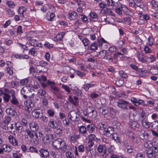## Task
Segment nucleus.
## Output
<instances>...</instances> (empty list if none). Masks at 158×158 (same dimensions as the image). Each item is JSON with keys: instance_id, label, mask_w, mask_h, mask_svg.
I'll return each mask as SVG.
<instances>
[{"instance_id": "obj_62", "label": "nucleus", "mask_w": 158, "mask_h": 158, "mask_svg": "<svg viewBox=\"0 0 158 158\" xmlns=\"http://www.w3.org/2000/svg\"><path fill=\"white\" fill-rule=\"evenodd\" d=\"M90 16L93 19H98L97 15V14L94 12H92L90 13Z\"/></svg>"}, {"instance_id": "obj_3", "label": "nucleus", "mask_w": 158, "mask_h": 158, "mask_svg": "<svg viewBox=\"0 0 158 158\" xmlns=\"http://www.w3.org/2000/svg\"><path fill=\"white\" fill-rule=\"evenodd\" d=\"M79 114L77 111L73 110L68 113V116L70 119L73 121H78L79 120Z\"/></svg>"}, {"instance_id": "obj_17", "label": "nucleus", "mask_w": 158, "mask_h": 158, "mask_svg": "<svg viewBox=\"0 0 158 158\" xmlns=\"http://www.w3.org/2000/svg\"><path fill=\"white\" fill-rule=\"evenodd\" d=\"M147 154L149 158H156V155L153 151L150 149L147 150Z\"/></svg>"}, {"instance_id": "obj_33", "label": "nucleus", "mask_w": 158, "mask_h": 158, "mask_svg": "<svg viewBox=\"0 0 158 158\" xmlns=\"http://www.w3.org/2000/svg\"><path fill=\"white\" fill-rule=\"evenodd\" d=\"M37 48H32L29 51V54L34 56H36L37 55V53L36 51Z\"/></svg>"}, {"instance_id": "obj_46", "label": "nucleus", "mask_w": 158, "mask_h": 158, "mask_svg": "<svg viewBox=\"0 0 158 158\" xmlns=\"http://www.w3.org/2000/svg\"><path fill=\"white\" fill-rule=\"evenodd\" d=\"M116 45L118 48H121L124 45V43L123 41L119 40L116 43Z\"/></svg>"}, {"instance_id": "obj_48", "label": "nucleus", "mask_w": 158, "mask_h": 158, "mask_svg": "<svg viewBox=\"0 0 158 158\" xmlns=\"http://www.w3.org/2000/svg\"><path fill=\"white\" fill-rule=\"evenodd\" d=\"M54 130L55 133L56 134L61 135L63 134V131L62 129L60 128H56Z\"/></svg>"}, {"instance_id": "obj_7", "label": "nucleus", "mask_w": 158, "mask_h": 158, "mask_svg": "<svg viewBox=\"0 0 158 158\" xmlns=\"http://www.w3.org/2000/svg\"><path fill=\"white\" fill-rule=\"evenodd\" d=\"M114 128L112 127H109L105 129L103 135L107 137H110L114 132Z\"/></svg>"}, {"instance_id": "obj_9", "label": "nucleus", "mask_w": 158, "mask_h": 158, "mask_svg": "<svg viewBox=\"0 0 158 158\" xmlns=\"http://www.w3.org/2000/svg\"><path fill=\"white\" fill-rule=\"evenodd\" d=\"M131 101L136 106L142 105L144 103L143 100L138 99L134 97L131 98Z\"/></svg>"}, {"instance_id": "obj_44", "label": "nucleus", "mask_w": 158, "mask_h": 158, "mask_svg": "<svg viewBox=\"0 0 158 158\" xmlns=\"http://www.w3.org/2000/svg\"><path fill=\"white\" fill-rule=\"evenodd\" d=\"M116 7H119L120 8H121L122 10H123L124 9L126 8V6L125 5L122 4L120 2L118 1L116 3Z\"/></svg>"}, {"instance_id": "obj_16", "label": "nucleus", "mask_w": 158, "mask_h": 158, "mask_svg": "<svg viewBox=\"0 0 158 158\" xmlns=\"http://www.w3.org/2000/svg\"><path fill=\"white\" fill-rule=\"evenodd\" d=\"M38 94L40 98L44 99L46 97L45 91L43 89H40L38 91Z\"/></svg>"}, {"instance_id": "obj_28", "label": "nucleus", "mask_w": 158, "mask_h": 158, "mask_svg": "<svg viewBox=\"0 0 158 158\" xmlns=\"http://www.w3.org/2000/svg\"><path fill=\"white\" fill-rule=\"evenodd\" d=\"M146 73V70H143L142 69H139L136 72V73L138 74L140 77H143L145 76Z\"/></svg>"}, {"instance_id": "obj_42", "label": "nucleus", "mask_w": 158, "mask_h": 158, "mask_svg": "<svg viewBox=\"0 0 158 158\" xmlns=\"http://www.w3.org/2000/svg\"><path fill=\"white\" fill-rule=\"evenodd\" d=\"M48 126L52 128H56V126L55 125V122L53 119H51L48 122Z\"/></svg>"}, {"instance_id": "obj_41", "label": "nucleus", "mask_w": 158, "mask_h": 158, "mask_svg": "<svg viewBox=\"0 0 158 158\" xmlns=\"http://www.w3.org/2000/svg\"><path fill=\"white\" fill-rule=\"evenodd\" d=\"M40 114V112L36 110H34L32 113V115L35 118H39Z\"/></svg>"}, {"instance_id": "obj_59", "label": "nucleus", "mask_w": 158, "mask_h": 158, "mask_svg": "<svg viewBox=\"0 0 158 158\" xmlns=\"http://www.w3.org/2000/svg\"><path fill=\"white\" fill-rule=\"evenodd\" d=\"M29 91L28 89H27V86L24 87L21 90V93L22 94H25L26 92ZM27 92L26 93H27Z\"/></svg>"}, {"instance_id": "obj_47", "label": "nucleus", "mask_w": 158, "mask_h": 158, "mask_svg": "<svg viewBox=\"0 0 158 158\" xmlns=\"http://www.w3.org/2000/svg\"><path fill=\"white\" fill-rule=\"evenodd\" d=\"M50 87L54 91V92H58L59 91V88L55 85V83H52Z\"/></svg>"}, {"instance_id": "obj_24", "label": "nucleus", "mask_w": 158, "mask_h": 158, "mask_svg": "<svg viewBox=\"0 0 158 158\" xmlns=\"http://www.w3.org/2000/svg\"><path fill=\"white\" fill-rule=\"evenodd\" d=\"M141 123L142 126L146 128H149L150 126V123L146 119H142L141 120Z\"/></svg>"}, {"instance_id": "obj_19", "label": "nucleus", "mask_w": 158, "mask_h": 158, "mask_svg": "<svg viewBox=\"0 0 158 158\" xmlns=\"http://www.w3.org/2000/svg\"><path fill=\"white\" fill-rule=\"evenodd\" d=\"M89 140L90 142L95 141L98 142L100 140V139L97 138L95 135L93 134H90L88 136Z\"/></svg>"}, {"instance_id": "obj_37", "label": "nucleus", "mask_w": 158, "mask_h": 158, "mask_svg": "<svg viewBox=\"0 0 158 158\" xmlns=\"http://www.w3.org/2000/svg\"><path fill=\"white\" fill-rule=\"evenodd\" d=\"M113 57H114L113 56ZM105 59L107 60L109 62H114V57L113 58L112 56L109 55V53L106 55Z\"/></svg>"}, {"instance_id": "obj_40", "label": "nucleus", "mask_w": 158, "mask_h": 158, "mask_svg": "<svg viewBox=\"0 0 158 158\" xmlns=\"http://www.w3.org/2000/svg\"><path fill=\"white\" fill-rule=\"evenodd\" d=\"M150 126L152 129L158 128V122L154 121L153 122L150 123Z\"/></svg>"}, {"instance_id": "obj_15", "label": "nucleus", "mask_w": 158, "mask_h": 158, "mask_svg": "<svg viewBox=\"0 0 158 158\" xmlns=\"http://www.w3.org/2000/svg\"><path fill=\"white\" fill-rule=\"evenodd\" d=\"M69 138L72 142L73 143H75L77 141V139L80 138V135L74 133H72L70 134Z\"/></svg>"}, {"instance_id": "obj_25", "label": "nucleus", "mask_w": 158, "mask_h": 158, "mask_svg": "<svg viewBox=\"0 0 158 158\" xmlns=\"http://www.w3.org/2000/svg\"><path fill=\"white\" fill-rule=\"evenodd\" d=\"M104 147L105 146L104 145H99L97 148L98 152L100 153L103 152L104 154H106V151L105 149L104 150Z\"/></svg>"}, {"instance_id": "obj_14", "label": "nucleus", "mask_w": 158, "mask_h": 158, "mask_svg": "<svg viewBox=\"0 0 158 158\" xmlns=\"http://www.w3.org/2000/svg\"><path fill=\"white\" fill-rule=\"evenodd\" d=\"M108 52L105 50H102L99 52L97 55L98 57L100 59H105Z\"/></svg>"}, {"instance_id": "obj_57", "label": "nucleus", "mask_w": 158, "mask_h": 158, "mask_svg": "<svg viewBox=\"0 0 158 158\" xmlns=\"http://www.w3.org/2000/svg\"><path fill=\"white\" fill-rule=\"evenodd\" d=\"M151 72L153 75H156L158 74V69L157 68H153L151 69Z\"/></svg>"}, {"instance_id": "obj_36", "label": "nucleus", "mask_w": 158, "mask_h": 158, "mask_svg": "<svg viewBox=\"0 0 158 158\" xmlns=\"http://www.w3.org/2000/svg\"><path fill=\"white\" fill-rule=\"evenodd\" d=\"M26 132L27 134L29 136L30 138H34V131H31L28 129H27L26 130Z\"/></svg>"}, {"instance_id": "obj_56", "label": "nucleus", "mask_w": 158, "mask_h": 158, "mask_svg": "<svg viewBox=\"0 0 158 158\" xmlns=\"http://www.w3.org/2000/svg\"><path fill=\"white\" fill-rule=\"evenodd\" d=\"M129 136L132 141H134L136 139L135 138L134 136V133L132 131H130L129 133Z\"/></svg>"}, {"instance_id": "obj_5", "label": "nucleus", "mask_w": 158, "mask_h": 158, "mask_svg": "<svg viewBox=\"0 0 158 158\" xmlns=\"http://www.w3.org/2000/svg\"><path fill=\"white\" fill-rule=\"evenodd\" d=\"M56 137V135L55 134H44L43 142L45 143L48 142H50L55 139Z\"/></svg>"}, {"instance_id": "obj_38", "label": "nucleus", "mask_w": 158, "mask_h": 158, "mask_svg": "<svg viewBox=\"0 0 158 158\" xmlns=\"http://www.w3.org/2000/svg\"><path fill=\"white\" fill-rule=\"evenodd\" d=\"M65 35V33L61 32L58 34L56 36V38L58 40H61Z\"/></svg>"}, {"instance_id": "obj_53", "label": "nucleus", "mask_w": 158, "mask_h": 158, "mask_svg": "<svg viewBox=\"0 0 158 158\" xmlns=\"http://www.w3.org/2000/svg\"><path fill=\"white\" fill-rule=\"evenodd\" d=\"M66 156L67 158H74L73 154L71 152L68 151L66 153Z\"/></svg>"}, {"instance_id": "obj_23", "label": "nucleus", "mask_w": 158, "mask_h": 158, "mask_svg": "<svg viewBox=\"0 0 158 158\" xmlns=\"http://www.w3.org/2000/svg\"><path fill=\"white\" fill-rule=\"evenodd\" d=\"M99 110L100 113L103 115L106 114L109 112V109L107 107L105 106L100 107Z\"/></svg>"}, {"instance_id": "obj_35", "label": "nucleus", "mask_w": 158, "mask_h": 158, "mask_svg": "<svg viewBox=\"0 0 158 158\" xmlns=\"http://www.w3.org/2000/svg\"><path fill=\"white\" fill-rule=\"evenodd\" d=\"M106 14L108 15H111L113 16H115L113 12L111 9L110 8H107L105 10Z\"/></svg>"}, {"instance_id": "obj_22", "label": "nucleus", "mask_w": 158, "mask_h": 158, "mask_svg": "<svg viewBox=\"0 0 158 158\" xmlns=\"http://www.w3.org/2000/svg\"><path fill=\"white\" fill-rule=\"evenodd\" d=\"M30 127L33 131H35L39 129V127L36 123L32 122L30 124Z\"/></svg>"}, {"instance_id": "obj_10", "label": "nucleus", "mask_w": 158, "mask_h": 158, "mask_svg": "<svg viewBox=\"0 0 158 158\" xmlns=\"http://www.w3.org/2000/svg\"><path fill=\"white\" fill-rule=\"evenodd\" d=\"M87 128L85 126H82L78 127V132L80 134L83 136H86L87 135Z\"/></svg>"}, {"instance_id": "obj_30", "label": "nucleus", "mask_w": 158, "mask_h": 158, "mask_svg": "<svg viewBox=\"0 0 158 158\" xmlns=\"http://www.w3.org/2000/svg\"><path fill=\"white\" fill-rule=\"evenodd\" d=\"M44 134H43L41 132H38L35 134V136L38 140L42 139L43 142V139L44 137Z\"/></svg>"}, {"instance_id": "obj_26", "label": "nucleus", "mask_w": 158, "mask_h": 158, "mask_svg": "<svg viewBox=\"0 0 158 158\" xmlns=\"http://www.w3.org/2000/svg\"><path fill=\"white\" fill-rule=\"evenodd\" d=\"M15 57L17 59H28L29 56L27 55L16 54L15 55Z\"/></svg>"}, {"instance_id": "obj_12", "label": "nucleus", "mask_w": 158, "mask_h": 158, "mask_svg": "<svg viewBox=\"0 0 158 158\" xmlns=\"http://www.w3.org/2000/svg\"><path fill=\"white\" fill-rule=\"evenodd\" d=\"M8 139L10 143L14 146H17L18 142L17 139L13 136L10 135L8 137Z\"/></svg>"}, {"instance_id": "obj_13", "label": "nucleus", "mask_w": 158, "mask_h": 158, "mask_svg": "<svg viewBox=\"0 0 158 158\" xmlns=\"http://www.w3.org/2000/svg\"><path fill=\"white\" fill-rule=\"evenodd\" d=\"M29 44L31 46L34 47L37 46L42 47V44L41 43H39L38 41L35 39L31 40L29 42Z\"/></svg>"}, {"instance_id": "obj_4", "label": "nucleus", "mask_w": 158, "mask_h": 158, "mask_svg": "<svg viewBox=\"0 0 158 158\" xmlns=\"http://www.w3.org/2000/svg\"><path fill=\"white\" fill-rule=\"evenodd\" d=\"M117 106L120 109L123 110L128 109L127 106L128 102L124 100H119L117 102Z\"/></svg>"}, {"instance_id": "obj_8", "label": "nucleus", "mask_w": 158, "mask_h": 158, "mask_svg": "<svg viewBox=\"0 0 158 158\" xmlns=\"http://www.w3.org/2000/svg\"><path fill=\"white\" fill-rule=\"evenodd\" d=\"M78 100V98L77 96L74 97L73 99L71 96H69L68 98V100L70 103L75 106L78 105L79 103Z\"/></svg>"}, {"instance_id": "obj_64", "label": "nucleus", "mask_w": 158, "mask_h": 158, "mask_svg": "<svg viewBox=\"0 0 158 158\" xmlns=\"http://www.w3.org/2000/svg\"><path fill=\"white\" fill-rule=\"evenodd\" d=\"M78 151L80 152H83L85 150L84 146L83 145H81L78 147Z\"/></svg>"}, {"instance_id": "obj_58", "label": "nucleus", "mask_w": 158, "mask_h": 158, "mask_svg": "<svg viewBox=\"0 0 158 158\" xmlns=\"http://www.w3.org/2000/svg\"><path fill=\"white\" fill-rule=\"evenodd\" d=\"M50 153L51 155L54 158H59V156L57 154V153L54 151H51Z\"/></svg>"}, {"instance_id": "obj_1", "label": "nucleus", "mask_w": 158, "mask_h": 158, "mask_svg": "<svg viewBox=\"0 0 158 158\" xmlns=\"http://www.w3.org/2000/svg\"><path fill=\"white\" fill-rule=\"evenodd\" d=\"M83 113L85 117L82 115L81 118L83 121L86 122L88 120L86 117L94 118H96L97 116V112L95 109L92 106H88L83 111Z\"/></svg>"}, {"instance_id": "obj_55", "label": "nucleus", "mask_w": 158, "mask_h": 158, "mask_svg": "<svg viewBox=\"0 0 158 158\" xmlns=\"http://www.w3.org/2000/svg\"><path fill=\"white\" fill-rule=\"evenodd\" d=\"M80 16H81V19L84 23H85L88 20L87 17L84 15H80Z\"/></svg>"}, {"instance_id": "obj_50", "label": "nucleus", "mask_w": 158, "mask_h": 158, "mask_svg": "<svg viewBox=\"0 0 158 158\" xmlns=\"http://www.w3.org/2000/svg\"><path fill=\"white\" fill-rule=\"evenodd\" d=\"M109 113L112 115V116H114L116 114V110L112 107H110L109 108Z\"/></svg>"}, {"instance_id": "obj_11", "label": "nucleus", "mask_w": 158, "mask_h": 158, "mask_svg": "<svg viewBox=\"0 0 158 158\" xmlns=\"http://www.w3.org/2000/svg\"><path fill=\"white\" fill-rule=\"evenodd\" d=\"M40 153V156L41 157L44 158H47L49 155V153L48 151L46 149H41L39 151Z\"/></svg>"}, {"instance_id": "obj_21", "label": "nucleus", "mask_w": 158, "mask_h": 158, "mask_svg": "<svg viewBox=\"0 0 158 158\" xmlns=\"http://www.w3.org/2000/svg\"><path fill=\"white\" fill-rule=\"evenodd\" d=\"M14 125L15 127V129L18 132L21 133L23 129V126L22 124L19 122H18Z\"/></svg>"}, {"instance_id": "obj_6", "label": "nucleus", "mask_w": 158, "mask_h": 158, "mask_svg": "<svg viewBox=\"0 0 158 158\" xmlns=\"http://www.w3.org/2000/svg\"><path fill=\"white\" fill-rule=\"evenodd\" d=\"M9 93L10 94V100L11 102L14 105L18 106L19 102L15 96V93L14 90H11L9 91Z\"/></svg>"}, {"instance_id": "obj_20", "label": "nucleus", "mask_w": 158, "mask_h": 158, "mask_svg": "<svg viewBox=\"0 0 158 158\" xmlns=\"http://www.w3.org/2000/svg\"><path fill=\"white\" fill-rule=\"evenodd\" d=\"M78 17V15L75 11H72L69 14V18L70 20L76 19Z\"/></svg>"}, {"instance_id": "obj_18", "label": "nucleus", "mask_w": 158, "mask_h": 158, "mask_svg": "<svg viewBox=\"0 0 158 158\" xmlns=\"http://www.w3.org/2000/svg\"><path fill=\"white\" fill-rule=\"evenodd\" d=\"M139 136L142 139H148L149 134L144 131H142L139 133Z\"/></svg>"}, {"instance_id": "obj_52", "label": "nucleus", "mask_w": 158, "mask_h": 158, "mask_svg": "<svg viewBox=\"0 0 158 158\" xmlns=\"http://www.w3.org/2000/svg\"><path fill=\"white\" fill-rule=\"evenodd\" d=\"M108 6H114L115 5V2L113 0H105Z\"/></svg>"}, {"instance_id": "obj_39", "label": "nucleus", "mask_w": 158, "mask_h": 158, "mask_svg": "<svg viewBox=\"0 0 158 158\" xmlns=\"http://www.w3.org/2000/svg\"><path fill=\"white\" fill-rule=\"evenodd\" d=\"M131 127L133 129H135L136 128H138L139 127V124L135 121L131 122L130 124Z\"/></svg>"}, {"instance_id": "obj_34", "label": "nucleus", "mask_w": 158, "mask_h": 158, "mask_svg": "<svg viewBox=\"0 0 158 158\" xmlns=\"http://www.w3.org/2000/svg\"><path fill=\"white\" fill-rule=\"evenodd\" d=\"M86 128L87 131L90 133H92L95 130V126L93 124L87 125Z\"/></svg>"}, {"instance_id": "obj_49", "label": "nucleus", "mask_w": 158, "mask_h": 158, "mask_svg": "<svg viewBox=\"0 0 158 158\" xmlns=\"http://www.w3.org/2000/svg\"><path fill=\"white\" fill-rule=\"evenodd\" d=\"M97 49V45L95 42L92 43L90 46V50L95 51Z\"/></svg>"}, {"instance_id": "obj_31", "label": "nucleus", "mask_w": 158, "mask_h": 158, "mask_svg": "<svg viewBox=\"0 0 158 158\" xmlns=\"http://www.w3.org/2000/svg\"><path fill=\"white\" fill-rule=\"evenodd\" d=\"M3 99L6 102H8L10 99V94H8L5 93H3Z\"/></svg>"}, {"instance_id": "obj_2", "label": "nucleus", "mask_w": 158, "mask_h": 158, "mask_svg": "<svg viewBox=\"0 0 158 158\" xmlns=\"http://www.w3.org/2000/svg\"><path fill=\"white\" fill-rule=\"evenodd\" d=\"M52 145L53 147L56 149H62L63 151H65L66 149H69L72 151V149H74V147H71L69 149L67 148V146L65 144V142L61 139H57L54 140L52 143Z\"/></svg>"}, {"instance_id": "obj_51", "label": "nucleus", "mask_w": 158, "mask_h": 158, "mask_svg": "<svg viewBox=\"0 0 158 158\" xmlns=\"http://www.w3.org/2000/svg\"><path fill=\"white\" fill-rule=\"evenodd\" d=\"M11 119L10 116H5V117L4 122L5 123L9 124V123Z\"/></svg>"}, {"instance_id": "obj_27", "label": "nucleus", "mask_w": 158, "mask_h": 158, "mask_svg": "<svg viewBox=\"0 0 158 158\" xmlns=\"http://www.w3.org/2000/svg\"><path fill=\"white\" fill-rule=\"evenodd\" d=\"M137 56L139 60L142 62L145 63L147 62L146 59L143 55L139 53L137 54Z\"/></svg>"}, {"instance_id": "obj_54", "label": "nucleus", "mask_w": 158, "mask_h": 158, "mask_svg": "<svg viewBox=\"0 0 158 158\" xmlns=\"http://www.w3.org/2000/svg\"><path fill=\"white\" fill-rule=\"evenodd\" d=\"M119 76L123 78H126L128 77L127 74L123 71H119Z\"/></svg>"}, {"instance_id": "obj_45", "label": "nucleus", "mask_w": 158, "mask_h": 158, "mask_svg": "<svg viewBox=\"0 0 158 158\" xmlns=\"http://www.w3.org/2000/svg\"><path fill=\"white\" fill-rule=\"evenodd\" d=\"M139 113L140 114V118H142L143 119H146L147 117L145 111L143 110H140Z\"/></svg>"}, {"instance_id": "obj_29", "label": "nucleus", "mask_w": 158, "mask_h": 158, "mask_svg": "<svg viewBox=\"0 0 158 158\" xmlns=\"http://www.w3.org/2000/svg\"><path fill=\"white\" fill-rule=\"evenodd\" d=\"M144 146L148 149H150L153 146V143L150 141H146L144 143Z\"/></svg>"}, {"instance_id": "obj_43", "label": "nucleus", "mask_w": 158, "mask_h": 158, "mask_svg": "<svg viewBox=\"0 0 158 158\" xmlns=\"http://www.w3.org/2000/svg\"><path fill=\"white\" fill-rule=\"evenodd\" d=\"M15 127L14 124H7V128L8 131L10 133H12V130L14 129V127Z\"/></svg>"}, {"instance_id": "obj_32", "label": "nucleus", "mask_w": 158, "mask_h": 158, "mask_svg": "<svg viewBox=\"0 0 158 158\" xmlns=\"http://www.w3.org/2000/svg\"><path fill=\"white\" fill-rule=\"evenodd\" d=\"M123 54L120 52H115L113 54L114 59V60H117L118 57L120 58H123Z\"/></svg>"}, {"instance_id": "obj_63", "label": "nucleus", "mask_w": 158, "mask_h": 158, "mask_svg": "<svg viewBox=\"0 0 158 158\" xmlns=\"http://www.w3.org/2000/svg\"><path fill=\"white\" fill-rule=\"evenodd\" d=\"M82 41L85 46H87L89 43V41L88 39L84 38L82 40Z\"/></svg>"}, {"instance_id": "obj_60", "label": "nucleus", "mask_w": 158, "mask_h": 158, "mask_svg": "<svg viewBox=\"0 0 158 158\" xmlns=\"http://www.w3.org/2000/svg\"><path fill=\"white\" fill-rule=\"evenodd\" d=\"M124 84V81L123 80H119L116 81L115 84L118 86H121Z\"/></svg>"}, {"instance_id": "obj_61", "label": "nucleus", "mask_w": 158, "mask_h": 158, "mask_svg": "<svg viewBox=\"0 0 158 158\" xmlns=\"http://www.w3.org/2000/svg\"><path fill=\"white\" fill-rule=\"evenodd\" d=\"M47 113L49 116L52 117L54 116L55 114V112L54 110L51 109H49L47 110Z\"/></svg>"}]
</instances>
